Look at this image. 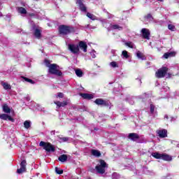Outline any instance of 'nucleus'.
I'll return each instance as SVG.
<instances>
[{
  "mask_svg": "<svg viewBox=\"0 0 179 179\" xmlns=\"http://www.w3.org/2000/svg\"><path fill=\"white\" fill-rule=\"evenodd\" d=\"M108 168V165H107V163L103 159L99 160V163L95 167L96 173L99 174H104V173H106V169Z\"/></svg>",
  "mask_w": 179,
  "mask_h": 179,
  "instance_id": "nucleus-1",
  "label": "nucleus"
},
{
  "mask_svg": "<svg viewBox=\"0 0 179 179\" xmlns=\"http://www.w3.org/2000/svg\"><path fill=\"white\" fill-rule=\"evenodd\" d=\"M152 157L155 159H162V160H165L166 162H171L173 160V157L167 154H161L159 152H153L152 154Z\"/></svg>",
  "mask_w": 179,
  "mask_h": 179,
  "instance_id": "nucleus-2",
  "label": "nucleus"
},
{
  "mask_svg": "<svg viewBox=\"0 0 179 179\" xmlns=\"http://www.w3.org/2000/svg\"><path fill=\"white\" fill-rule=\"evenodd\" d=\"M49 73L57 76H62V72L58 70V66L54 64L49 66Z\"/></svg>",
  "mask_w": 179,
  "mask_h": 179,
  "instance_id": "nucleus-3",
  "label": "nucleus"
},
{
  "mask_svg": "<svg viewBox=\"0 0 179 179\" xmlns=\"http://www.w3.org/2000/svg\"><path fill=\"white\" fill-rule=\"evenodd\" d=\"M39 146L43 148L46 152H55V148L51 145L50 143H45L44 141H41L39 143Z\"/></svg>",
  "mask_w": 179,
  "mask_h": 179,
  "instance_id": "nucleus-4",
  "label": "nucleus"
},
{
  "mask_svg": "<svg viewBox=\"0 0 179 179\" xmlns=\"http://www.w3.org/2000/svg\"><path fill=\"white\" fill-rule=\"evenodd\" d=\"M73 31V28L65 25H61L59 27V31L60 34H69L71 31Z\"/></svg>",
  "mask_w": 179,
  "mask_h": 179,
  "instance_id": "nucleus-5",
  "label": "nucleus"
},
{
  "mask_svg": "<svg viewBox=\"0 0 179 179\" xmlns=\"http://www.w3.org/2000/svg\"><path fill=\"white\" fill-rule=\"evenodd\" d=\"M169 71V68L167 67H162L159 69L155 73L156 78H164L166 76V73H167Z\"/></svg>",
  "mask_w": 179,
  "mask_h": 179,
  "instance_id": "nucleus-6",
  "label": "nucleus"
},
{
  "mask_svg": "<svg viewBox=\"0 0 179 179\" xmlns=\"http://www.w3.org/2000/svg\"><path fill=\"white\" fill-rule=\"evenodd\" d=\"M68 48L73 54H79V46L78 45L69 44Z\"/></svg>",
  "mask_w": 179,
  "mask_h": 179,
  "instance_id": "nucleus-7",
  "label": "nucleus"
},
{
  "mask_svg": "<svg viewBox=\"0 0 179 179\" xmlns=\"http://www.w3.org/2000/svg\"><path fill=\"white\" fill-rule=\"evenodd\" d=\"M141 33L143 35V38L146 40H149L150 38V31L146 28H143L141 30Z\"/></svg>",
  "mask_w": 179,
  "mask_h": 179,
  "instance_id": "nucleus-8",
  "label": "nucleus"
},
{
  "mask_svg": "<svg viewBox=\"0 0 179 179\" xmlns=\"http://www.w3.org/2000/svg\"><path fill=\"white\" fill-rule=\"evenodd\" d=\"M0 118L1 120H3L4 121H8H8H11V122H15V120L12 118V117L5 113L0 115Z\"/></svg>",
  "mask_w": 179,
  "mask_h": 179,
  "instance_id": "nucleus-9",
  "label": "nucleus"
},
{
  "mask_svg": "<svg viewBox=\"0 0 179 179\" xmlns=\"http://www.w3.org/2000/svg\"><path fill=\"white\" fill-rule=\"evenodd\" d=\"M78 48L83 50V52H87V44L83 41H80L78 45Z\"/></svg>",
  "mask_w": 179,
  "mask_h": 179,
  "instance_id": "nucleus-10",
  "label": "nucleus"
},
{
  "mask_svg": "<svg viewBox=\"0 0 179 179\" xmlns=\"http://www.w3.org/2000/svg\"><path fill=\"white\" fill-rule=\"evenodd\" d=\"M157 134L159 135V138H166L167 136V130L159 129L157 131Z\"/></svg>",
  "mask_w": 179,
  "mask_h": 179,
  "instance_id": "nucleus-11",
  "label": "nucleus"
},
{
  "mask_svg": "<svg viewBox=\"0 0 179 179\" xmlns=\"http://www.w3.org/2000/svg\"><path fill=\"white\" fill-rule=\"evenodd\" d=\"M129 139H131V141H133L134 142H136V141L139 139V135L136 133H131L129 134Z\"/></svg>",
  "mask_w": 179,
  "mask_h": 179,
  "instance_id": "nucleus-12",
  "label": "nucleus"
},
{
  "mask_svg": "<svg viewBox=\"0 0 179 179\" xmlns=\"http://www.w3.org/2000/svg\"><path fill=\"white\" fill-rule=\"evenodd\" d=\"M76 3L78 4L79 8L82 12H86V10H87L86 6L83 4V2H82V0H77Z\"/></svg>",
  "mask_w": 179,
  "mask_h": 179,
  "instance_id": "nucleus-13",
  "label": "nucleus"
},
{
  "mask_svg": "<svg viewBox=\"0 0 179 179\" xmlns=\"http://www.w3.org/2000/svg\"><path fill=\"white\" fill-rule=\"evenodd\" d=\"M95 104H97V106H107L108 103H107V101H106L105 100L102 99H96L94 101Z\"/></svg>",
  "mask_w": 179,
  "mask_h": 179,
  "instance_id": "nucleus-14",
  "label": "nucleus"
},
{
  "mask_svg": "<svg viewBox=\"0 0 179 179\" xmlns=\"http://www.w3.org/2000/svg\"><path fill=\"white\" fill-rule=\"evenodd\" d=\"M34 36L36 38H41V28L35 29Z\"/></svg>",
  "mask_w": 179,
  "mask_h": 179,
  "instance_id": "nucleus-15",
  "label": "nucleus"
},
{
  "mask_svg": "<svg viewBox=\"0 0 179 179\" xmlns=\"http://www.w3.org/2000/svg\"><path fill=\"white\" fill-rule=\"evenodd\" d=\"M176 52H168L164 55V58L167 59V58H171V57H176Z\"/></svg>",
  "mask_w": 179,
  "mask_h": 179,
  "instance_id": "nucleus-16",
  "label": "nucleus"
},
{
  "mask_svg": "<svg viewBox=\"0 0 179 179\" xmlns=\"http://www.w3.org/2000/svg\"><path fill=\"white\" fill-rule=\"evenodd\" d=\"M136 57L138 59H142V61H145V59H146V56L139 50L136 52Z\"/></svg>",
  "mask_w": 179,
  "mask_h": 179,
  "instance_id": "nucleus-17",
  "label": "nucleus"
},
{
  "mask_svg": "<svg viewBox=\"0 0 179 179\" xmlns=\"http://www.w3.org/2000/svg\"><path fill=\"white\" fill-rule=\"evenodd\" d=\"M110 30H122V27L118 24H110Z\"/></svg>",
  "mask_w": 179,
  "mask_h": 179,
  "instance_id": "nucleus-18",
  "label": "nucleus"
},
{
  "mask_svg": "<svg viewBox=\"0 0 179 179\" xmlns=\"http://www.w3.org/2000/svg\"><path fill=\"white\" fill-rule=\"evenodd\" d=\"M91 154L92 156H95V157H100L101 156V153L97 150H92Z\"/></svg>",
  "mask_w": 179,
  "mask_h": 179,
  "instance_id": "nucleus-19",
  "label": "nucleus"
},
{
  "mask_svg": "<svg viewBox=\"0 0 179 179\" xmlns=\"http://www.w3.org/2000/svg\"><path fill=\"white\" fill-rule=\"evenodd\" d=\"M81 97L83 99H87V100H91V99H93V94H80Z\"/></svg>",
  "mask_w": 179,
  "mask_h": 179,
  "instance_id": "nucleus-20",
  "label": "nucleus"
},
{
  "mask_svg": "<svg viewBox=\"0 0 179 179\" xmlns=\"http://www.w3.org/2000/svg\"><path fill=\"white\" fill-rule=\"evenodd\" d=\"M58 159L59 162H62V163H65L68 160V156L66 155H62L59 157Z\"/></svg>",
  "mask_w": 179,
  "mask_h": 179,
  "instance_id": "nucleus-21",
  "label": "nucleus"
},
{
  "mask_svg": "<svg viewBox=\"0 0 179 179\" xmlns=\"http://www.w3.org/2000/svg\"><path fill=\"white\" fill-rule=\"evenodd\" d=\"M3 111L6 114H9L10 113V108L6 104L3 105Z\"/></svg>",
  "mask_w": 179,
  "mask_h": 179,
  "instance_id": "nucleus-22",
  "label": "nucleus"
},
{
  "mask_svg": "<svg viewBox=\"0 0 179 179\" xmlns=\"http://www.w3.org/2000/svg\"><path fill=\"white\" fill-rule=\"evenodd\" d=\"M18 13H20L21 15H26L27 13V10H25L23 7H20L17 8Z\"/></svg>",
  "mask_w": 179,
  "mask_h": 179,
  "instance_id": "nucleus-23",
  "label": "nucleus"
},
{
  "mask_svg": "<svg viewBox=\"0 0 179 179\" xmlns=\"http://www.w3.org/2000/svg\"><path fill=\"white\" fill-rule=\"evenodd\" d=\"M1 85L5 90H10V89L12 88L10 85L8 84V83H1Z\"/></svg>",
  "mask_w": 179,
  "mask_h": 179,
  "instance_id": "nucleus-24",
  "label": "nucleus"
},
{
  "mask_svg": "<svg viewBox=\"0 0 179 179\" xmlns=\"http://www.w3.org/2000/svg\"><path fill=\"white\" fill-rule=\"evenodd\" d=\"M55 104L57 106V107H65L68 104L66 102H59V101H55Z\"/></svg>",
  "mask_w": 179,
  "mask_h": 179,
  "instance_id": "nucleus-25",
  "label": "nucleus"
},
{
  "mask_svg": "<svg viewBox=\"0 0 179 179\" xmlns=\"http://www.w3.org/2000/svg\"><path fill=\"white\" fill-rule=\"evenodd\" d=\"M87 16L89 17V19H91V20H97V17L90 13H87Z\"/></svg>",
  "mask_w": 179,
  "mask_h": 179,
  "instance_id": "nucleus-26",
  "label": "nucleus"
},
{
  "mask_svg": "<svg viewBox=\"0 0 179 179\" xmlns=\"http://www.w3.org/2000/svg\"><path fill=\"white\" fill-rule=\"evenodd\" d=\"M76 75L78 78H82L83 76V71H82V70H80V69H76Z\"/></svg>",
  "mask_w": 179,
  "mask_h": 179,
  "instance_id": "nucleus-27",
  "label": "nucleus"
},
{
  "mask_svg": "<svg viewBox=\"0 0 179 179\" xmlns=\"http://www.w3.org/2000/svg\"><path fill=\"white\" fill-rule=\"evenodd\" d=\"M31 122L29 120H26L24 122V128H26V129H29V127H31Z\"/></svg>",
  "mask_w": 179,
  "mask_h": 179,
  "instance_id": "nucleus-28",
  "label": "nucleus"
},
{
  "mask_svg": "<svg viewBox=\"0 0 179 179\" xmlns=\"http://www.w3.org/2000/svg\"><path fill=\"white\" fill-rule=\"evenodd\" d=\"M122 55V58H125V59H128V58H129V55H128V52L127 50H123Z\"/></svg>",
  "mask_w": 179,
  "mask_h": 179,
  "instance_id": "nucleus-29",
  "label": "nucleus"
},
{
  "mask_svg": "<svg viewBox=\"0 0 179 179\" xmlns=\"http://www.w3.org/2000/svg\"><path fill=\"white\" fill-rule=\"evenodd\" d=\"M110 66H111L112 68H119V65H118V62H111L110 63Z\"/></svg>",
  "mask_w": 179,
  "mask_h": 179,
  "instance_id": "nucleus-30",
  "label": "nucleus"
},
{
  "mask_svg": "<svg viewBox=\"0 0 179 179\" xmlns=\"http://www.w3.org/2000/svg\"><path fill=\"white\" fill-rule=\"evenodd\" d=\"M23 78V80H24L25 82H28V83H34V82L33 81V80L30 79V78H27L26 77H22Z\"/></svg>",
  "mask_w": 179,
  "mask_h": 179,
  "instance_id": "nucleus-31",
  "label": "nucleus"
},
{
  "mask_svg": "<svg viewBox=\"0 0 179 179\" xmlns=\"http://www.w3.org/2000/svg\"><path fill=\"white\" fill-rule=\"evenodd\" d=\"M24 171H26V169L22 168L21 166H20V169H18L17 170V174H22V173H24Z\"/></svg>",
  "mask_w": 179,
  "mask_h": 179,
  "instance_id": "nucleus-32",
  "label": "nucleus"
},
{
  "mask_svg": "<svg viewBox=\"0 0 179 179\" xmlns=\"http://www.w3.org/2000/svg\"><path fill=\"white\" fill-rule=\"evenodd\" d=\"M55 173H57V174H63L64 173V171L60 169L58 167H55Z\"/></svg>",
  "mask_w": 179,
  "mask_h": 179,
  "instance_id": "nucleus-33",
  "label": "nucleus"
},
{
  "mask_svg": "<svg viewBox=\"0 0 179 179\" xmlns=\"http://www.w3.org/2000/svg\"><path fill=\"white\" fill-rule=\"evenodd\" d=\"M124 44L127 47H129V48H134V43L132 42H126Z\"/></svg>",
  "mask_w": 179,
  "mask_h": 179,
  "instance_id": "nucleus-34",
  "label": "nucleus"
},
{
  "mask_svg": "<svg viewBox=\"0 0 179 179\" xmlns=\"http://www.w3.org/2000/svg\"><path fill=\"white\" fill-rule=\"evenodd\" d=\"M168 28L169 30H171V31H174V30H176V26L170 24L168 25Z\"/></svg>",
  "mask_w": 179,
  "mask_h": 179,
  "instance_id": "nucleus-35",
  "label": "nucleus"
},
{
  "mask_svg": "<svg viewBox=\"0 0 179 179\" xmlns=\"http://www.w3.org/2000/svg\"><path fill=\"white\" fill-rule=\"evenodd\" d=\"M60 142H68L69 141V137H62L59 138Z\"/></svg>",
  "mask_w": 179,
  "mask_h": 179,
  "instance_id": "nucleus-36",
  "label": "nucleus"
},
{
  "mask_svg": "<svg viewBox=\"0 0 179 179\" xmlns=\"http://www.w3.org/2000/svg\"><path fill=\"white\" fill-rule=\"evenodd\" d=\"M112 178L113 179H118V178H120V175L117 173H113L112 175Z\"/></svg>",
  "mask_w": 179,
  "mask_h": 179,
  "instance_id": "nucleus-37",
  "label": "nucleus"
},
{
  "mask_svg": "<svg viewBox=\"0 0 179 179\" xmlns=\"http://www.w3.org/2000/svg\"><path fill=\"white\" fill-rule=\"evenodd\" d=\"M20 167H22V169H26V160H23L20 163Z\"/></svg>",
  "mask_w": 179,
  "mask_h": 179,
  "instance_id": "nucleus-38",
  "label": "nucleus"
},
{
  "mask_svg": "<svg viewBox=\"0 0 179 179\" xmlns=\"http://www.w3.org/2000/svg\"><path fill=\"white\" fill-rule=\"evenodd\" d=\"M150 113L153 114L155 113V106L153 104H150Z\"/></svg>",
  "mask_w": 179,
  "mask_h": 179,
  "instance_id": "nucleus-39",
  "label": "nucleus"
},
{
  "mask_svg": "<svg viewBox=\"0 0 179 179\" xmlns=\"http://www.w3.org/2000/svg\"><path fill=\"white\" fill-rule=\"evenodd\" d=\"M91 56L92 58H96V52L94 50H92V52H90Z\"/></svg>",
  "mask_w": 179,
  "mask_h": 179,
  "instance_id": "nucleus-40",
  "label": "nucleus"
},
{
  "mask_svg": "<svg viewBox=\"0 0 179 179\" xmlns=\"http://www.w3.org/2000/svg\"><path fill=\"white\" fill-rule=\"evenodd\" d=\"M57 97H60L61 99H62V97H64V94L59 92L57 94Z\"/></svg>",
  "mask_w": 179,
  "mask_h": 179,
  "instance_id": "nucleus-41",
  "label": "nucleus"
},
{
  "mask_svg": "<svg viewBox=\"0 0 179 179\" xmlns=\"http://www.w3.org/2000/svg\"><path fill=\"white\" fill-rule=\"evenodd\" d=\"M146 19H152V15L150 14L147 15Z\"/></svg>",
  "mask_w": 179,
  "mask_h": 179,
  "instance_id": "nucleus-42",
  "label": "nucleus"
},
{
  "mask_svg": "<svg viewBox=\"0 0 179 179\" xmlns=\"http://www.w3.org/2000/svg\"><path fill=\"white\" fill-rule=\"evenodd\" d=\"M149 97V95L145 94L144 96L141 97V99H148Z\"/></svg>",
  "mask_w": 179,
  "mask_h": 179,
  "instance_id": "nucleus-43",
  "label": "nucleus"
},
{
  "mask_svg": "<svg viewBox=\"0 0 179 179\" xmlns=\"http://www.w3.org/2000/svg\"><path fill=\"white\" fill-rule=\"evenodd\" d=\"M17 33H22V29H18Z\"/></svg>",
  "mask_w": 179,
  "mask_h": 179,
  "instance_id": "nucleus-44",
  "label": "nucleus"
},
{
  "mask_svg": "<svg viewBox=\"0 0 179 179\" xmlns=\"http://www.w3.org/2000/svg\"><path fill=\"white\" fill-rule=\"evenodd\" d=\"M27 101H30V98L27 97Z\"/></svg>",
  "mask_w": 179,
  "mask_h": 179,
  "instance_id": "nucleus-45",
  "label": "nucleus"
},
{
  "mask_svg": "<svg viewBox=\"0 0 179 179\" xmlns=\"http://www.w3.org/2000/svg\"><path fill=\"white\" fill-rule=\"evenodd\" d=\"M2 16V13L0 12V17Z\"/></svg>",
  "mask_w": 179,
  "mask_h": 179,
  "instance_id": "nucleus-46",
  "label": "nucleus"
},
{
  "mask_svg": "<svg viewBox=\"0 0 179 179\" xmlns=\"http://www.w3.org/2000/svg\"><path fill=\"white\" fill-rule=\"evenodd\" d=\"M165 118H169V116H165Z\"/></svg>",
  "mask_w": 179,
  "mask_h": 179,
  "instance_id": "nucleus-47",
  "label": "nucleus"
},
{
  "mask_svg": "<svg viewBox=\"0 0 179 179\" xmlns=\"http://www.w3.org/2000/svg\"><path fill=\"white\" fill-rule=\"evenodd\" d=\"M52 134H55V131H52Z\"/></svg>",
  "mask_w": 179,
  "mask_h": 179,
  "instance_id": "nucleus-48",
  "label": "nucleus"
},
{
  "mask_svg": "<svg viewBox=\"0 0 179 179\" xmlns=\"http://www.w3.org/2000/svg\"><path fill=\"white\" fill-rule=\"evenodd\" d=\"M131 103V104H134V102H130Z\"/></svg>",
  "mask_w": 179,
  "mask_h": 179,
  "instance_id": "nucleus-49",
  "label": "nucleus"
},
{
  "mask_svg": "<svg viewBox=\"0 0 179 179\" xmlns=\"http://www.w3.org/2000/svg\"><path fill=\"white\" fill-rule=\"evenodd\" d=\"M178 146H179V144H178Z\"/></svg>",
  "mask_w": 179,
  "mask_h": 179,
  "instance_id": "nucleus-50",
  "label": "nucleus"
}]
</instances>
